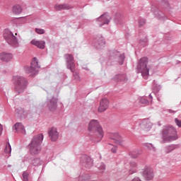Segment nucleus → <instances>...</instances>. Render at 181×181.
<instances>
[{
	"mask_svg": "<svg viewBox=\"0 0 181 181\" xmlns=\"http://www.w3.org/2000/svg\"><path fill=\"white\" fill-rule=\"evenodd\" d=\"M14 83V90L17 94H22L26 90L28 87V79L23 76H14L13 77Z\"/></svg>",
	"mask_w": 181,
	"mask_h": 181,
	"instance_id": "20e7f679",
	"label": "nucleus"
},
{
	"mask_svg": "<svg viewBox=\"0 0 181 181\" xmlns=\"http://www.w3.org/2000/svg\"><path fill=\"white\" fill-rule=\"evenodd\" d=\"M23 181H29V173L26 171L23 173Z\"/></svg>",
	"mask_w": 181,
	"mask_h": 181,
	"instance_id": "473e14b6",
	"label": "nucleus"
},
{
	"mask_svg": "<svg viewBox=\"0 0 181 181\" xmlns=\"http://www.w3.org/2000/svg\"><path fill=\"white\" fill-rule=\"evenodd\" d=\"M13 129L14 132H21V134H23V135L26 134V130H25V127L22 123H16L13 127Z\"/></svg>",
	"mask_w": 181,
	"mask_h": 181,
	"instance_id": "aec40b11",
	"label": "nucleus"
},
{
	"mask_svg": "<svg viewBox=\"0 0 181 181\" xmlns=\"http://www.w3.org/2000/svg\"><path fill=\"white\" fill-rule=\"evenodd\" d=\"M137 69L139 73L141 74L142 77L144 80H148L149 76V69L148 68V58L144 57L139 59Z\"/></svg>",
	"mask_w": 181,
	"mask_h": 181,
	"instance_id": "423d86ee",
	"label": "nucleus"
},
{
	"mask_svg": "<svg viewBox=\"0 0 181 181\" xmlns=\"http://www.w3.org/2000/svg\"><path fill=\"white\" fill-rule=\"evenodd\" d=\"M99 26H104V25H108L110 23V21H111V17L108 15V13H105L102 14L98 19H97Z\"/></svg>",
	"mask_w": 181,
	"mask_h": 181,
	"instance_id": "f8f14e48",
	"label": "nucleus"
},
{
	"mask_svg": "<svg viewBox=\"0 0 181 181\" xmlns=\"http://www.w3.org/2000/svg\"><path fill=\"white\" fill-rule=\"evenodd\" d=\"M2 131H4V127H2V124H0V136L2 135Z\"/></svg>",
	"mask_w": 181,
	"mask_h": 181,
	"instance_id": "a19ab883",
	"label": "nucleus"
},
{
	"mask_svg": "<svg viewBox=\"0 0 181 181\" xmlns=\"http://www.w3.org/2000/svg\"><path fill=\"white\" fill-rule=\"evenodd\" d=\"M177 148H180V144L168 145L164 147V152L165 153H170V152H173L175 149H177Z\"/></svg>",
	"mask_w": 181,
	"mask_h": 181,
	"instance_id": "b1692460",
	"label": "nucleus"
},
{
	"mask_svg": "<svg viewBox=\"0 0 181 181\" xmlns=\"http://www.w3.org/2000/svg\"><path fill=\"white\" fill-rule=\"evenodd\" d=\"M15 112L18 118H26L28 117V112L21 107L16 108Z\"/></svg>",
	"mask_w": 181,
	"mask_h": 181,
	"instance_id": "4be33fe9",
	"label": "nucleus"
},
{
	"mask_svg": "<svg viewBox=\"0 0 181 181\" xmlns=\"http://www.w3.org/2000/svg\"><path fill=\"white\" fill-rule=\"evenodd\" d=\"M81 164L87 169H90L93 166V159L87 155H82L81 156Z\"/></svg>",
	"mask_w": 181,
	"mask_h": 181,
	"instance_id": "9b49d317",
	"label": "nucleus"
},
{
	"mask_svg": "<svg viewBox=\"0 0 181 181\" xmlns=\"http://www.w3.org/2000/svg\"><path fill=\"white\" fill-rule=\"evenodd\" d=\"M117 16H120V14H119V13H118V14H117Z\"/></svg>",
	"mask_w": 181,
	"mask_h": 181,
	"instance_id": "49530a36",
	"label": "nucleus"
},
{
	"mask_svg": "<svg viewBox=\"0 0 181 181\" xmlns=\"http://www.w3.org/2000/svg\"><path fill=\"white\" fill-rule=\"evenodd\" d=\"M142 175L145 180H147V181L152 180L155 177L153 174V170H152L150 168H145L142 172Z\"/></svg>",
	"mask_w": 181,
	"mask_h": 181,
	"instance_id": "ddd939ff",
	"label": "nucleus"
},
{
	"mask_svg": "<svg viewBox=\"0 0 181 181\" xmlns=\"http://www.w3.org/2000/svg\"><path fill=\"white\" fill-rule=\"evenodd\" d=\"M115 21H117V18H115Z\"/></svg>",
	"mask_w": 181,
	"mask_h": 181,
	"instance_id": "09e8293b",
	"label": "nucleus"
},
{
	"mask_svg": "<svg viewBox=\"0 0 181 181\" xmlns=\"http://www.w3.org/2000/svg\"><path fill=\"white\" fill-rule=\"evenodd\" d=\"M37 69H40L39 66V62H37V58L34 57L33 61L30 64V66H25V71L27 74H30L31 77H35L36 74L39 72Z\"/></svg>",
	"mask_w": 181,
	"mask_h": 181,
	"instance_id": "0eeeda50",
	"label": "nucleus"
},
{
	"mask_svg": "<svg viewBox=\"0 0 181 181\" xmlns=\"http://www.w3.org/2000/svg\"><path fill=\"white\" fill-rule=\"evenodd\" d=\"M110 60H117L119 64L122 66L124 64V62L125 60V54H120L118 51H112L110 53Z\"/></svg>",
	"mask_w": 181,
	"mask_h": 181,
	"instance_id": "6e6552de",
	"label": "nucleus"
},
{
	"mask_svg": "<svg viewBox=\"0 0 181 181\" xmlns=\"http://www.w3.org/2000/svg\"><path fill=\"white\" fill-rule=\"evenodd\" d=\"M139 155H141V151H139V150H133L129 153V156L134 159H136Z\"/></svg>",
	"mask_w": 181,
	"mask_h": 181,
	"instance_id": "bb28decb",
	"label": "nucleus"
},
{
	"mask_svg": "<svg viewBox=\"0 0 181 181\" xmlns=\"http://www.w3.org/2000/svg\"><path fill=\"white\" fill-rule=\"evenodd\" d=\"M88 130L90 135L93 136V137L90 138V141H93L95 144L101 142L103 138H104V130H103V127L100 125L98 120H91L89 123Z\"/></svg>",
	"mask_w": 181,
	"mask_h": 181,
	"instance_id": "f257e3e1",
	"label": "nucleus"
},
{
	"mask_svg": "<svg viewBox=\"0 0 181 181\" xmlns=\"http://www.w3.org/2000/svg\"><path fill=\"white\" fill-rule=\"evenodd\" d=\"M64 58L66 60V64L67 69H69L72 73L74 72V67H76V64H74V57L72 54H66L64 55Z\"/></svg>",
	"mask_w": 181,
	"mask_h": 181,
	"instance_id": "1a4fd4ad",
	"label": "nucleus"
},
{
	"mask_svg": "<svg viewBox=\"0 0 181 181\" xmlns=\"http://www.w3.org/2000/svg\"><path fill=\"white\" fill-rule=\"evenodd\" d=\"M3 37L11 47H19V39L17 33L13 35L11 30L6 28L3 32Z\"/></svg>",
	"mask_w": 181,
	"mask_h": 181,
	"instance_id": "7ed1b4c3",
	"label": "nucleus"
},
{
	"mask_svg": "<svg viewBox=\"0 0 181 181\" xmlns=\"http://www.w3.org/2000/svg\"><path fill=\"white\" fill-rule=\"evenodd\" d=\"M148 97H149L150 100H151V103H152V99L153 98L152 97V95L150 94V95H148Z\"/></svg>",
	"mask_w": 181,
	"mask_h": 181,
	"instance_id": "c03bdc74",
	"label": "nucleus"
},
{
	"mask_svg": "<svg viewBox=\"0 0 181 181\" xmlns=\"http://www.w3.org/2000/svg\"><path fill=\"white\" fill-rule=\"evenodd\" d=\"M168 112H170V114H175V112H176L170 109V110H168Z\"/></svg>",
	"mask_w": 181,
	"mask_h": 181,
	"instance_id": "37998d69",
	"label": "nucleus"
},
{
	"mask_svg": "<svg viewBox=\"0 0 181 181\" xmlns=\"http://www.w3.org/2000/svg\"><path fill=\"white\" fill-rule=\"evenodd\" d=\"M141 129H145L146 131H149L152 128V123L149 119H144L139 123Z\"/></svg>",
	"mask_w": 181,
	"mask_h": 181,
	"instance_id": "a211bd4d",
	"label": "nucleus"
},
{
	"mask_svg": "<svg viewBox=\"0 0 181 181\" xmlns=\"http://www.w3.org/2000/svg\"><path fill=\"white\" fill-rule=\"evenodd\" d=\"M30 43L31 45H33V46H36L37 47H38V49H45L46 46V42L43 40L37 41L34 39L30 42Z\"/></svg>",
	"mask_w": 181,
	"mask_h": 181,
	"instance_id": "5701e85b",
	"label": "nucleus"
},
{
	"mask_svg": "<svg viewBox=\"0 0 181 181\" xmlns=\"http://www.w3.org/2000/svg\"><path fill=\"white\" fill-rule=\"evenodd\" d=\"M100 172L103 173L105 170V164L104 163H101L100 166L98 167Z\"/></svg>",
	"mask_w": 181,
	"mask_h": 181,
	"instance_id": "e433bc0d",
	"label": "nucleus"
},
{
	"mask_svg": "<svg viewBox=\"0 0 181 181\" xmlns=\"http://www.w3.org/2000/svg\"><path fill=\"white\" fill-rule=\"evenodd\" d=\"M139 42L142 46H146L148 45V38L144 37V39H141Z\"/></svg>",
	"mask_w": 181,
	"mask_h": 181,
	"instance_id": "72a5a7b5",
	"label": "nucleus"
},
{
	"mask_svg": "<svg viewBox=\"0 0 181 181\" xmlns=\"http://www.w3.org/2000/svg\"><path fill=\"white\" fill-rule=\"evenodd\" d=\"M165 4L166 5V6H169V3L168 2H165Z\"/></svg>",
	"mask_w": 181,
	"mask_h": 181,
	"instance_id": "a18cd8bd",
	"label": "nucleus"
},
{
	"mask_svg": "<svg viewBox=\"0 0 181 181\" xmlns=\"http://www.w3.org/2000/svg\"><path fill=\"white\" fill-rule=\"evenodd\" d=\"M112 80L116 83H121L122 84H125V83H128V76L125 74H119L115 75Z\"/></svg>",
	"mask_w": 181,
	"mask_h": 181,
	"instance_id": "2eb2a0df",
	"label": "nucleus"
},
{
	"mask_svg": "<svg viewBox=\"0 0 181 181\" xmlns=\"http://www.w3.org/2000/svg\"><path fill=\"white\" fill-rule=\"evenodd\" d=\"M4 152H5V153H7L8 155H9V153H11L12 152V147L11 146V144H9V142H8L6 144V146L4 148Z\"/></svg>",
	"mask_w": 181,
	"mask_h": 181,
	"instance_id": "c85d7f7f",
	"label": "nucleus"
},
{
	"mask_svg": "<svg viewBox=\"0 0 181 181\" xmlns=\"http://www.w3.org/2000/svg\"><path fill=\"white\" fill-rule=\"evenodd\" d=\"M146 23V21L144 18H139V28H141V26H144V25H145V23Z\"/></svg>",
	"mask_w": 181,
	"mask_h": 181,
	"instance_id": "f704fd0d",
	"label": "nucleus"
},
{
	"mask_svg": "<svg viewBox=\"0 0 181 181\" xmlns=\"http://www.w3.org/2000/svg\"><path fill=\"white\" fill-rule=\"evenodd\" d=\"M48 134L51 141H52L53 142L59 139V132H57V128H54V127L51 128Z\"/></svg>",
	"mask_w": 181,
	"mask_h": 181,
	"instance_id": "6ab92c4d",
	"label": "nucleus"
},
{
	"mask_svg": "<svg viewBox=\"0 0 181 181\" xmlns=\"http://www.w3.org/2000/svg\"><path fill=\"white\" fill-rule=\"evenodd\" d=\"M163 139L165 142H172L179 139L176 129L172 126L165 127L163 129Z\"/></svg>",
	"mask_w": 181,
	"mask_h": 181,
	"instance_id": "39448f33",
	"label": "nucleus"
},
{
	"mask_svg": "<svg viewBox=\"0 0 181 181\" xmlns=\"http://www.w3.org/2000/svg\"><path fill=\"white\" fill-rule=\"evenodd\" d=\"M12 59H13V54H12V53L2 52L0 54V59H1L2 62L8 63V62H11Z\"/></svg>",
	"mask_w": 181,
	"mask_h": 181,
	"instance_id": "412c9836",
	"label": "nucleus"
},
{
	"mask_svg": "<svg viewBox=\"0 0 181 181\" xmlns=\"http://www.w3.org/2000/svg\"><path fill=\"white\" fill-rule=\"evenodd\" d=\"M73 76L76 83H80L81 81L80 76L78 75V74H77V72H74Z\"/></svg>",
	"mask_w": 181,
	"mask_h": 181,
	"instance_id": "7c9ffc66",
	"label": "nucleus"
},
{
	"mask_svg": "<svg viewBox=\"0 0 181 181\" xmlns=\"http://www.w3.org/2000/svg\"><path fill=\"white\" fill-rule=\"evenodd\" d=\"M140 103L141 104H149V100H148L147 99H146L145 98H142L141 100H140Z\"/></svg>",
	"mask_w": 181,
	"mask_h": 181,
	"instance_id": "4c0bfd02",
	"label": "nucleus"
},
{
	"mask_svg": "<svg viewBox=\"0 0 181 181\" xmlns=\"http://www.w3.org/2000/svg\"><path fill=\"white\" fill-rule=\"evenodd\" d=\"M8 168H11V165H8Z\"/></svg>",
	"mask_w": 181,
	"mask_h": 181,
	"instance_id": "de8ad7c7",
	"label": "nucleus"
},
{
	"mask_svg": "<svg viewBox=\"0 0 181 181\" xmlns=\"http://www.w3.org/2000/svg\"><path fill=\"white\" fill-rule=\"evenodd\" d=\"M136 166H137L136 163H135V162L130 163V167L132 168L129 170L130 175H132V174L135 173V172H136Z\"/></svg>",
	"mask_w": 181,
	"mask_h": 181,
	"instance_id": "cd10ccee",
	"label": "nucleus"
},
{
	"mask_svg": "<svg viewBox=\"0 0 181 181\" xmlns=\"http://www.w3.org/2000/svg\"><path fill=\"white\" fill-rule=\"evenodd\" d=\"M146 146L149 151H153V152H155V151H156V148L153 146V145L152 144L147 143V144H146Z\"/></svg>",
	"mask_w": 181,
	"mask_h": 181,
	"instance_id": "2f4dec72",
	"label": "nucleus"
},
{
	"mask_svg": "<svg viewBox=\"0 0 181 181\" xmlns=\"http://www.w3.org/2000/svg\"><path fill=\"white\" fill-rule=\"evenodd\" d=\"M31 163L33 166H39V165H42V161L40 160V158H34Z\"/></svg>",
	"mask_w": 181,
	"mask_h": 181,
	"instance_id": "c756f323",
	"label": "nucleus"
},
{
	"mask_svg": "<svg viewBox=\"0 0 181 181\" xmlns=\"http://www.w3.org/2000/svg\"><path fill=\"white\" fill-rule=\"evenodd\" d=\"M42 142H43V134H40L33 136L30 144L28 145L31 155H37V153H40V151H42L40 148Z\"/></svg>",
	"mask_w": 181,
	"mask_h": 181,
	"instance_id": "f03ea898",
	"label": "nucleus"
},
{
	"mask_svg": "<svg viewBox=\"0 0 181 181\" xmlns=\"http://www.w3.org/2000/svg\"><path fill=\"white\" fill-rule=\"evenodd\" d=\"M35 32L38 35H45V30H43L42 28H35Z\"/></svg>",
	"mask_w": 181,
	"mask_h": 181,
	"instance_id": "c9c22d12",
	"label": "nucleus"
},
{
	"mask_svg": "<svg viewBox=\"0 0 181 181\" xmlns=\"http://www.w3.org/2000/svg\"><path fill=\"white\" fill-rule=\"evenodd\" d=\"M105 45V40L103 37L102 35H98L95 37L94 40V46L97 47V49H101L103 46Z\"/></svg>",
	"mask_w": 181,
	"mask_h": 181,
	"instance_id": "4468645a",
	"label": "nucleus"
},
{
	"mask_svg": "<svg viewBox=\"0 0 181 181\" xmlns=\"http://www.w3.org/2000/svg\"><path fill=\"white\" fill-rule=\"evenodd\" d=\"M132 181H142L139 177H134Z\"/></svg>",
	"mask_w": 181,
	"mask_h": 181,
	"instance_id": "79ce46f5",
	"label": "nucleus"
},
{
	"mask_svg": "<svg viewBox=\"0 0 181 181\" xmlns=\"http://www.w3.org/2000/svg\"><path fill=\"white\" fill-rule=\"evenodd\" d=\"M175 122L179 128H181V120H179L177 118L175 119Z\"/></svg>",
	"mask_w": 181,
	"mask_h": 181,
	"instance_id": "58836bf2",
	"label": "nucleus"
},
{
	"mask_svg": "<svg viewBox=\"0 0 181 181\" xmlns=\"http://www.w3.org/2000/svg\"><path fill=\"white\" fill-rule=\"evenodd\" d=\"M12 12L14 15H19L22 13V7L19 5H15L12 8Z\"/></svg>",
	"mask_w": 181,
	"mask_h": 181,
	"instance_id": "a878e982",
	"label": "nucleus"
},
{
	"mask_svg": "<svg viewBox=\"0 0 181 181\" xmlns=\"http://www.w3.org/2000/svg\"><path fill=\"white\" fill-rule=\"evenodd\" d=\"M57 101L59 99L54 96H52L51 99H47V107L52 112H54L57 110Z\"/></svg>",
	"mask_w": 181,
	"mask_h": 181,
	"instance_id": "9d476101",
	"label": "nucleus"
},
{
	"mask_svg": "<svg viewBox=\"0 0 181 181\" xmlns=\"http://www.w3.org/2000/svg\"><path fill=\"white\" fill-rule=\"evenodd\" d=\"M109 138L115 142V144H118L119 145H122L124 140L121 138V136L118 133H110L109 134Z\"/></svg>",
	"mask_w": 181,
	"mask_h": 181,
	"instance_id": "f3484780",
	"label": "nucleus"
},
{
	"mask_svg": "<svg viewBox=\"0 0 181 181\" xmlns=\"http://www.w3.org/2000/svg\"><path fill=\"white\" fill-rule=\"evenodd\" d=\"M55 11H63L64 9H71V6L69 4H56L54 6Z\"/></svg>",
	"mask_w": 181,
	"mask_h": 181,
	"instance_id": "393cba45",
	"label": "nucleus"
},
{
	"mask_svg": "<svg viewBox=\"0 0 181 181\" xmlns=\"http://www.w3.org/2000/svg\"><path fill=\"white\" fill-rule=\"evenodd\" d=\"M108 107H110V100H108L107 98H103L100 102L98 112H104V111H107Z\"/></svg>",
	"mask_w": 181,
	"mask_h": 181,
	"instance_id": "dca6fc26",
	"label": "nucleus"
},
{
	"mask_svg": "<svg viewBox=\"0 0 181 181\" xmlns=\"http://www.w3.org/2000/svg\"><path fill=\"white\" fill-rule=\"evenodd\" d=\"M118 149V148L117 147V146H114L112 148L111 151L112 152V153H117V150Z\"/></svg>",
	"mask_w": 181,
	"mask_h": 181,
	"instance_id": "ea45409f",
	"label": "nucleus"
}]
</instances>
